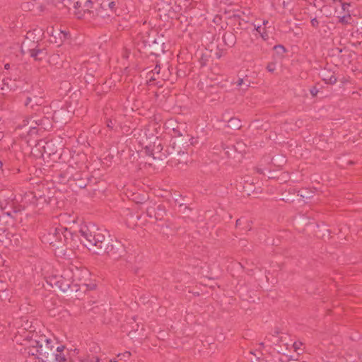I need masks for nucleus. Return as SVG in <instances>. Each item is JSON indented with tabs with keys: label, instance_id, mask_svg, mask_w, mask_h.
I'll return each mask as SVG.
<instances>
[{
	"label": "nucleus",
	"instance_id": "f257e3e1",
	"mask_svg": "<svg viewBox=\"0 0 362 362\" xmlns=\"http://www.w3.org/2000/svg\"><path fill=\"white\" fill-rule=\"evenodd\" d=\"M132 134L136 141L144 150L149 165H158L166 163L167 156L163 151V146L156 124H148L144 129H134Z\"/></svg>",
	"mask_w": 362,
	"mask_h": 362
},
{
	"label": "nucleus",
	"instance_id": "f03ea898",
	"mask_svg": "<svg viewBox=\"0 0 362 362\" xmlns=\"http://www.w3.org/2000/svg\"><path fill=\"white\" fill-rule=\"evenodd\" d=\"M25 352L37 360L35 362H65L66 358L61 354H55L52 340L44 334H36L30 340V345L25 348Z\"/></svg>",
	"mask_w": 362,
	"mask_h": 362
},
{
	"label": "nucleus",
	"instance_id": "7ed1b4c3",
	"mask_svg": "<svg viewBox=\"0 0 362 362\" xmlns=\"http://www.w3.org/2000/svg\"><path fill=\"white\" fill-rule=\"evenodd\" d=\"M108 232L95 227V226H88L83 225L81 226L78 231L74 233V238L80 237L81 243L88 250H92L93 252L98 254L99 249L102 244L107 238Z\"/></svg>",
	"mask_w": 362,
	"mask_h": 362
},
{
	"label": "nucleus",
	"instance_id": "20e7f679",
	"mask_svg": "<svg viewBox=\"0 0 362 362\" xmlns=\"http://www.w3.org/2000/svg\"><path fill=\"white\" fill-rule=\"evenodd\" d=\"M43 241L57 248L66 245L69 240H74V233L67 228L59 226L42 236Z\"/></svg>",
	"mask_w": 362,
	"mask_h": 362
},
{
	"label": "nucleus",
	"instance_id": "39448f33",
	"mask_svg": "<svg viewBox=\"0 0 362 362\" xmlns=\"http://www.w3.org/2000/svg\"><path fill=\"white\" fill-rule=\"evenodd\" d=\"M141 42L144 47L151 52V54L159 57L164 53L163 36L155 30L146 32L141 35Z\"/></svg>",
	"mask_w": 362,
	"mask_h": 362
},
{
	"label": "nucleus",
	"instance_id": "423d86ee",
	"mask_svg": "<svg viewBox=\"0 0 362 362\" xmlns=\"http://www.w3.org/2000/svg\"><path fill=\"white\" fill-rule=\"evenodd\" d=\"M100 252H105L113 259L118 260L125 256L126 248L121 242L111 238L108 233L107 238L99 249Z\"/></svg>",
	"mask_w": 362,
	"mask_h": 362
},
{
	"label": "nucleus",
	"instance_id": "0eeeda50",
	"mask_svg": "<svg viewBox=\"0 0 362 362\" xmlns=\"http://www.w3.org/2000/svg\"><path fill=\"white\" fill-rule=\"evenodd\" d=\"M32 35V33H28L21 45V52L23 54H29L35 60H42L46 53L43 49L37 48V41L33 40Z\"/></svg>",
	"mask_w": 362,
	"mask_h": 362
},
{
	"label": "nucleus",
	"instance_id": "6e6552de",
	"mask_svg": "<svg viewBox=\"0 0 362 362\" xmlns=\"http://www.w3.org/2000/svg\"><path fill=\"white\" fill-rule=\"evenodd\" d=\"M34 151L38 153L39 156L47 155L50 156L57 153V146L52 141H39L35 146Z\"/></svg>",
	"mask_w": 362,
	"mask_h": 362
},
{
	"label": "nucleus",
	"instance_id": "1a4fd4ad",
	"mask_svg": "<svg viewBox=\"0 0 362 362\" xmlns=\"http://www.w3.org/2000/svg\"><path fill=\"white\" fill-rule=\"evenodd\" d=\"M93 3L91 0H76L74 14L76 18H82L93 13Z\"/></svg>",
	"mask_w": 362,
	"mask_h": 362
},
{
	"label": "nucleus",
	"instance_id": "9d476101",
	"mask_svg": "<svg viewBox=\"0 0 362 362\" xmlns=\"http://www.w3.org/2000/svg\"><path fill=\"white\" fill-rule=\"evenodd\" d=\"M74 111L66 105L62 106L54 111L52 119L57 123H67L74 115Z\"/></svg>",
	"mask_w": 362,
	"mask_h": 362
},
{
	"label": "nucleus",
	"instance_id": "9b49d317",
	"mask_svg": "<svg viewBox=\"0 0 362 362\" xmlns=\"http://www.w3.org/2000/svg\"><path fill=\"white\" fill-rule=\"evenodd\" d=\"M187 143L181 138L175 139L170 145L169 154L173 156H185L187 153Z\"/></svg>",
	"mask_w": 362,
	"mask_h": 362
},
{
	"label": "nucleus",
	"instance_id": "f8f14e48",
	"mask_svg": "<svg viewBox=\"0 0 362 362\" xmlns=\"http://www.w3.org/2000/svg\"><path fill=\"white\" fill-rule=\"evenodd\" d=\"M30 195L33 196L32 204L36 206L43 207L47 205L51 202V197L41 193L40 191L30 192Z\"/></svg>",
	"mask_w": 362,
	"mask_h": 362
},
{
	"label": "nucleus",
	"instance_id": "ddd939ff",
	"mask_svg": "<svg viewBox=\"0 0 362 362\" xmlns=\"http://www.w3.org/2000/svg\"><path fill=\"white\" fill-rule=\"evenodd\" d=\"M95 16L105 18L110 16L108 0H97L95 1Z\"/></svg>",
	"mask_w": 362,
	"mask_h": 362
},
{
	"label": "nucleus",
	"instance_id": "4468645a",
	"mask_svg": "<svg viewBox=\"0 0 362 362\" xmlns=\"http://www.w3.org/2000/svg\"><path fill=\"white\" fill-rule=\"evenodd\" d=\"M68 33L59 29H54L52 28L49 41L60 46L63 42L67 38Z\"/></svg>",
	"mask_w": 362,
	"mask_h": 362
},
{
	"label": "nucleus",
	"instance_id": "2eb2a0df",
	"mask_svg": "<svg viewBox=\"0 0 362 362\" xmlns=\"http://www.w3.org/2000/svg\"><path fill=\"white\" fill-rule=\"evenodd\" d=\"M146 214L150 218H154L156 220H162L165 214V211L160 206L157 207L150 206L146 209Z\"/></svg>",
	"mask_w": 362,
	"mask_h": 362
},
{
	"label": "nucleus",
	"instance_id": "dca6fc26",
	"mask_svg": "<svg viewBox=\"0 0 362 362\" xmlns=\"http://www.w3.org/2000/svg\"><path fill=\"white\" fill-rule=\"evenodd\" d=\"M55 285L56 288L62 293H65L68 291L70 288V282L69 280L66 279L62 276L59 277H55L54 279V282L52 283Z\"/></svg>",
	"mask_w": 362,
	"mask_h": 362
},
{
	"label": "nucleus",
	"instance_id": "f3484780",
	"mask_svg": "<svg viewBox=\"0 0 362 362\" xmlns=\"http://www.w3.org/2000/svg\"><path fill=\"white\" fill-rule=\"evenodd\" d=\"M233 17L238 19V25L241 29L247 30L252 27H255V23L251 18H243L240 14H234Z\"/></svg>",
	"mask_w": 362,
	"mask_h": 362
},
{
	"label": "nucleus",
	"instance_id": "a211bd4d",
	"mask_svg": "<svg viewBox=\"0 0 362 362\" xmlns=\"http://www.w3.org/2000/svg\"><path fill=\"white\" fill-rule=\"evenodd\" d=\"M321 77H322V79L326 83H328V84H332V85L334 84L337 81V78L335 76L334 72L332 71L331 69H325L321 72Z\"/></svg>",
	"mask_w": 362,
	"mask_h": 362
},
{
	"label": "nucleus",
	"instance_id": "6ab92c4d",
	"mask_svg": "<svg viewBox=\"0 0 362 362\" xmlns=\"http://www.w3.org/2000/svg\"><path fill=\"white\" fill-rule=\"evenodd\" d=\"M222 39L224 45L228 48L233 47L236 44V36L233 32H226Z\"/></svg>",
	"mask_w": 362,
	"mask_h": 362
},
{
	"label": "nucleus",
	"instance_id": "aec40b11",
	"mask_svg": "<svg viewBox=\"0 0 362 362\" xmlns=\"http://www.w3.org/2000/svg\"><path fill=\"white\" fill-rule=\"evenodd\" d=\"M42 103V98L37 95L33 97H28L25 102V107H30L33 109L35 106H40Z\"/></svg>",
	"mask_w": 362,
	"mask_h": 362
},
{
	"label": "nucleus",
	"instance_id": "412c9836",
	"mask_svg": "<svg viewBox=\"0 0 362 362\" xmlns=\"http://www.w3.org/2000/svg\"><path fill=\"white\" fill-rule=\"evenodd\" d=\"M32 123H35L38 127L39 130H47L52 127V124L49 118L45 117L37 119L36 121H32Z\"/></svg>",
	"mask_w": 362,
	"mask_h": 362
},
{
	"label": "nucleus",
	"instance_id": "4be33fe9",
	"mask_svg": "<svg viewBox=\"0 0 362 362\" xmlns=\"http://www.w3.org/2000/svg\"><path fill=\"white\" fill-rule=\"evenodd\" d=\"M315 190L312 189H304L302 191H298L297 196L306 200L310 199L313 197Z\"/></svg>",
	"mask_w": 362,
	"mask_h": 362
},
{
	"label": "nucleus",
	"instance_id": "5701e85b",
	"mask_svg": "<svg viewBox=\"0 0 362 362\" xmlns=\"http://www.w3.org/2000/svg\"><path fill=\"white\" fill-rule=\"evenodd\" d=\"M272 162L274 166L282 167L286 163V158L285 156L279 154L273 157L272 158Z\"/></svg>",
	"mask_w": 362,
	"mask_h": 362
},
{
	"label": "nucleus",
	"instance_id": "b1692460",
	"mask_svg": "<svg viewBox=\"0 0 362 362\" xmlns=\"http://www.w3.org/2000/svg\"><path fill=\"white\" fill-rule=\"evenodd\" d=\"M228 127L240 129L242 127L241 120L238 117H231L228 122Z\"/></svg>",
	"mask_w": 362,
	"mask_h": 362
},
{
	"label": "nucleus",
	"instance_id": "393cba45",
	"mask_svg": "<svg viewBox=\"0 0 362 362\" xmlns=\"http://www.w3.org/2000/svg\"><path fill=\"white\" fill-rule=\"evenodd\" d=\"M296 191L294 189L282 193L281 199L285 202H293L295 199Z\"/></svg>",
	"mask_w": 362,
	"mask_h": 362
},
{
	"label": "nucleus",
	"instance_id": "a878e982",
	"mask_svg": "<svg viewBox=\"0 0 362 362\" xmlns=\"http://www.w3.org/2000/svg\"><path fill=\"white\" fill-rule=\"evenodd\" d=\"M318 228V236L320 238H329L330 236V230L326 227L325 225H317Z\"/></svg>",
	"mask_w": 362,
	"mask_h": 362
},
{
	"label": "nucleus",
	"instance_id": "bb28decb",
	"mask_svg": "<svg viewBox=\"0 0 362 362\" xmlns=\"http://www.w3.org/2000/svg\"><path fill=\"white\" fill-rule=\"evenodd\" d=\"M147 78H148V79L147 81L148 83L150 84L153 81H158L156 84H158L159 86H162V84L160 83V80H162V81H165V80L164 78V77L158 76H156V74H155V72H153V71H151V72H149L148 74Z\"/></svg>",
	"mask_w": 362,
	"mask_h": 362
},
{
	"label": "nucleus",
	"instance_id": "cd10ccee",
	"mask_svg": "<svg viewBox=\"0 0 362 362\" xmlns=\"http://www.w3.org/2000/svg\"><path fill=\"white\" fill-rule=\"evenodd\" d=\"M58 1L59 4H61L62 6L68 10H72L74 13V6L76 5V0H58Z\"/></svg>",
	"mask_w": 362,
	"mask_h": 362
},
{
	"label": "nucleus",
	"instance_id": "c85d7f7f",
	"mask_svg": "<svg viewBox=\"0 0 362 362\" xmlns=\"http://www.w3.org/2000/svg\"><path fill=\"white\" fill-rule=\"evenodd\" d=\"M251 81L250 80L246 77L245 78H239L236 83V86L238 87H241L243 86V90H247V88L250 86Z\"/></svg>",
	"mask_w": 362,
	"mask_h": 362
},
{
	"label": "nucleus",
	"instance_id": "c756f323",
	"mask_svg": "<svg viewBox=\"0 0 362 362\" xmlns=\"http://www.w3.org/2000/svg\"><path fill=\"white\" fill-rule=\"evenodd\" d=\"M79 362H100V358L97 356H83L79 357Z\"/></svg>",
	"mask_w": 362,
	"mask_h": 362
},
{
	"label": "nucleus",
	"instance_id": "7c9ffc66",
	"mask_svg": "<svg viewBox=\"0 0 362 362\" xmlns=\"http://www.w3.org/2000/svg\"><path fill=\"white\" fill-rule=\"evenodd\" d=\"M9 296V291L6 288L5 284L0 281V298L5 299L7 298Z\"/></svg>",
	"mask_w": 362,
	"mask_h": 362
},
{
	"label": "nucleus",
	"instance_id": "2f4dec72",
	"mask_svg": "<svg viewBox=\"0 0 362 362\" xmlns=\"http://www.w3.org/2000/svg\"><path fill=\"white\" fill-rule=\"evenodd\" d=\"M255 30H257L262 36V37L264 40H266L268 37V35L265 31V28H262V26L261 25H256L254 27Z\"/></svg>",
	"mask_w": 362,
	"mask_h": 362
},
{
	"label": "nucleus",
	"instance_id": "473e14b6",
	"mask_svg": "<svg viewBox=\"0 0 362 362\" xmlns=\"http://www.w3.org/2000/svg\"><path fill=\"white\" fill-rule=\"evenodd\" d=\"M12 86L8 83V82H6L5 79L1 80L0 81V90H6L8 89H11Z\"/></svg>",
	"mask_w": 362,
	"mask_h": 362
},
{
	"label": "nucleus",
	"instance_id": "72a5a7b5",
	"mask_svg": "<svg viewBox=\"0 0 362 362\" xmlns=\"http://www.w3.org/2000/svg\"><path fill=\"white\" fill-rule=\"evenodd\" d=\"M8 238L11 240V241H13L16 245L19 243V238L20 235L17 233H8Z\"/></svg>",
	"mask_w": 362,
	"mask_h": 362
},
{
	"label": "nucleus",
	"instance_id": "f704fd0d",
	"mask_svg": "<svg viewBox=\"0 0 362 362\" xmlns=\"http://www.w3.org/2000/svg\"><path fill=\"white\" fill-rule=\"evenodd\" d=\"M277 179L281 182H286L290 180V175L288 172H284Z\"/></svg>",
	"mask_w": 362,
	"mask_h": 362
},
{
	"label": "nucleus",
	"instance_id": "c9c22d12",
	"mask_svg": "<svg viewBox=\"0 0 362 362\" xmlns=\"http://www.w3.org/2000/svg\"><path fill=\"white\" fill-rule=\"evenodd\" d=\"M297 223L300 224V225H303V224L308 225L310 223L309 218L305 216H302L297 219Z\"/></svg>",
	"mask_w": 362,
	"mask_h": 362
},
{
	"label": "nucleus",
	"instance_id": "e433bc0d",
	"mask_svg": "<svg viewBox=\"0 0 362 362\" xmlns=\"http://www.w3.org/2000/svg\"><path fill=\"white\" fill-rule=\"evenodd\" d=\"M274 49L276 52L277 54H283L286 52L284 46L279 45L274 47Z\"/></svg>",
	"mask_w": 362,
	"mask_h": 362
},
{
	"label": "nucleus",
	"instance_id": "4c0bfd02",
	"mask_svg": "<svg viewBox=\"0 0 362 362\" xmlns=\"http://www.w3.org/2000/svg\"><path fill=\"white\" fill-rule=\"evenodd\" d=\"M221 147H222L223 150L225 151V154L227 156H229L230 153H232L235 148V147L233 146L231 147H229V146H226L225 144H222Z\"/></svg>",
	"mask_w": 362,
	"mask_h": 362
},
{
	"label": "nucleus",
	"instance_id": "58836bf2",
	"mask_svg": "<svg viewBox=\"0 0 362 362\" xmlns=\"http://www.w3.org/2000/svg\"><path fill=\"white\" fill-rule=\"evenodd\" d=\"M108 5L110 7V15L115 11V1L114 0H108Z\"/></svg>",
	"mask_w": 362,
	"mask_h": 362
},
{
	"label": "nucleus",
	"instance_id": "ea45409f",
	"mask_svg": "<svg viewBox=\"0 0 362 362\" xmlns=\"http://www.w3.org/2000/svg\"><path fill=\"white\" fill-rule=\"evenodd\" d=\"M226 49H219L218 52H215L216 59H220L225 54Z\"/></svg>",
	"mask_w": 362,
	"mask_h": 362
},
{
	"label": "nucleus",
	"instance_id": "a19ab883",
	"mask_svg": "<svg viewBox=\"0 0 362 362\" xmlns=\"http://www.w3.org/2000/svg\"><path fill=\"white\" fill-rule=\"evenodd\" d=\"M131 352L130 351H125L122 354H119L117 355V357H121L124 358H129L131 356Z\"/></svg>",
	"mask_w": 362,
	"mask_h": 362
},
{
	"label": "nucleus",
	"instance_id": "79ce46f5",
	"mask_svg": "<svg viewBox=\"0 0 362 362\" xmlns=\"http://www.w3.org/2000/svg\"><path fill=\"white\" fill-rule=\"evenodd\" d=\"M151 71L155 72L156 74V76H162L163 77V74H160V67L159 65H156L153 70Z\"/></svg>",
	"mask_w": 362,
	"mask_h": 362
},
{
	"label": "nucleus",
	"instance_id": "37998d69",
	"mask_svg": "<svg viewBox=\"0 0 362 362\" xmlns=\"http://www.w3.org/2000/svg\"><path fill=\"white\" fill-rule=\"evenodd\" d=\"M32 121H36L35 119H30L28 123L29 124V128L30 129H38V127L35 124V123H32Z\"/></svg>",
	"mask_w": 362,
	"mask_h": 362
},
{
	"label": "nucleus",
	"instance_id": "c03bdc74",
	"mask_svg": "<svg viewBox=\"0 0 362 362\" xmlns=\"http://www.w3.org/2000/svg\"><path fill=\"white\" fill-rule=\"evenodd\" d=\"M240 16L243 18H251L250 16H252V14L249 11H242Z\"/></svg>",
	"mask_w": 362,
	"mask_h": 362
},
{
	"label": "nucleus",
	"instance_id": "a18cd8bd",
	"mask_svg": "<svg viewBox=\"0 0 362 362\" xmlns=\"http://www.w3.org/2000/svg\"><path fill=\"white\" fill-rule=\"evenodd\" d=\"M267 69L269 71V72H274L276 69L275 68V65L274 64H269L267 66Z\"/></svg>",
	"mask_w": 362,
	"mask_h": 362
},
{
	"label": "nucleus",
	"instance_id": "49530a36",
	"mask_svg": "<svg viewBox=\"0 0 362 362\" xmlns=\"http://www.w3.org/2000/svg\"><path fill=\"white\" fill-rule=\"evenodd\" d=\"M115 125V123L113 122V121L112 119H108L107 120V127L110 129H113V127Z\"/></svg>",
	"mask_w": 362,
	"mask_h": 362
},
{
	"label": "nucleus",
	"instance_id": "de8ad7c7",
	"mask_svg": "<svg viewBox=\"0 0 362 362\" xmlns=\"http://www.w3.org/2000/svg\"><path fill=\"white\" fill-rule=\"evenodd\" d=\"M318 93V90L316 87H313L310 89V93L313 97H315Z\"/></svg>",
	"mask_w": 362,
	"mask_h": 362
},
{
	"label": "nucleus",
	"instance_id": "09e8293b",
	"mask_svg": "<svg viewBox=\"0 0 362 362\" xmlns=\"http://www.w3.org/2000/svg\"><path fill=\"white\" fill-rule=\"evenodd\" d=\"M73 278H74V281H79L81 280V279L79 277V274L78 273L74 274Z\"/></svg>",
	"mask_w": 362,
	"mask_h": 362
},
{
	"label": "nucleus",
	"instance_id": "8fccbe9b",
	"mask_svg": "<svg viewBox=\"0 0 362 362\" xmlns=\"http://www.w3.org/2000/svg\"><path fill=\"white\" fill-rule=\"evenodd\" d=\"M311 23L313 26L317 27L318 25V21L316 18H313L311 20Z\"/></svg>",
	"mask_w": 362,
	"mask_h": 362
},
{
	"label": "nucleus",
	"instance_id": "3c124183",
	"mask_svg": "<svg viewBox=\"0 0 362 362\" xmlns=\"http://www.w3.org/2000/svg\"><path fill=\"white\" fill-rule=\"evenodd\" d=\"M254 362H266V361L264 358L257 357V359L254 361Z\"/></svg>",
	"mask_w": 362,
	"mask_h": 362
},
{
	"label": "nucleus",
	"instance_id": "603ef678",
	"mask_svg": "<svg viewBox=\"0 0 362 362\" xmlns=\"http://www.w3.org/2000/svg\"><path fill=\"white\" fill-rule=\"evenodd\" d=\"M269 179L275 178V173L270 172L269 174Z\"/></svg>",
	"mask_w": 362,
	"mask_h": 362
},
{
	"label": "nucleus",
	"instance_id": "864d4df0",
	"mask_svg": "<svg viewBox=\"0 0 362 362\" xmlns=\"http://www.w3.org/2000/svg\"><path fill=\"white\" fill-rule=\"evenodd\" d=\"M64 346H57L56 350H57V352H61L64 349Z\"/></svg>",
	"mask_w": 362,
	"mask_h": 362
},
{
	"label": "nucleus",
	"instance_id": "5fc2aeb1",
	"mask_svg": "<svg viewBox=\"0 0 362 362\" xmlns=\"http://www.w3.org/2000/svg\"><path fill=\"white\" fill-rule=\"evenodd\" d=\"M241 224V221L240 219H237L236 220V222H235V226L236 227H238V226H240Z\"/></svg>",
	"mask_w": 362,
	"mask_h": 362
},
{
	"label": "nucleus",
	"instance_id": "6e6d98bb",
	"mask_svg": "<svg viewBox=\"0 0 362 362\" xmlns=\"http://www.w3.org/2000/svg\"><path fill=\"white\" fill-rule=\"evenodd\" d=\"M293 347L296 351H297V349H299L298 344L296 342L293 344Z\"/></svg>",
	"mask_w": 362,
	"mask_h": 362
},
{
	"label": "nucleus",
	"instance_id": "4d7b16f0",
	"mask_svg": "<svg viewBox=\"0 0 362 362\" xmlns=\"http://www.w3.org/2000/svg\"><path fill=\"white\" fill-rule=\"evenodd\" d=\"M257 172L259 174H264L263 170L260 168H257Z\"/></svg>",
	"mask_w": 362,
	"mask_h": 362
},
{
	"label": "nucleus",
	"instance_id": "13d9d810",
	"mask_svg": "<svg viewBox=\"0 0 362 362\" xmlns=\"http://www.w3.org/2000/svg\"><path fill=\"white\" fill-rule=\"evenodd\" d=\"M4 68H5V69H8L10 68V64H6L4 65Z\"/></svg>",
	"mask_w": 362,
	"mask_h": 362
},
{
	"label": "nucleus",
	"instance_id": "bf43d9fd",
	"mask_svg": "<svg viewBox=\"0 0 362 362\" xmlns=\"http://www.w3.org/2000/svg\"><path fill=\"white\" fill-rule=\"evenodd\" d=\"M110 362H117L116 358H112L110 360Z\"/></svg>",
	"mask_w": 362,
	"mask_h": 362
},
{
	"label": "nucleus",
	"instance_id": "052dcab7",
	"mask_svg": "<svg viewBox=\"0 0 362 362\" xmlns=\"http://www.w3.org/2000/svg\"><path fill=\"white\" fill-rule=\"evenodd\" d=\"M4 208L3 206V204L0 202V209L3 210Z\"/></svg>",
	"mask_w": 362,
	"mask_h": 362
},
{
	"label": "nucleus",
	"instance_id": "680f3d73",
	"mask_svg": "<svg viewBox=\"0 0 362 362\" xmlns=\"http://www.w3.org/2000/svg\"><path fill=\"white\" fill-rule=\"evenodd\" d=\"M4 231V228L2 227H0V235L2 234Z\"/></svg>",
	"mask_w": 362,
	"mask_h": 362
},
{
	"label": "nucleus",
	"instance_id": "e2e57ef3",
	"mask_svg": "<svg viewBox=\"0 0 362 362\" xmlns=\"http://www.w3.org/2000/svg\"><path fill=\"white\" fill-rule=\"evenodd\" d=\"M348 164H349V165H353V164H354V161H352V160H349V161L348 162Z\"/></svg>",
	"mask_w": 362,
	"mask_h": 362
},
{
	"label": "nucleus",
	"instance_id": "0e129e2a",
	"mask_svg": "<svg viewBox=\"0 0 362 362\" xmlns=\"http://www.w3.org/2000/svg\"><path fill=\"white\" fill-rule=\"evenodd\" d=\"M268 23H269L268 21H263V25H266L267 24H268Z\"/></svg>",
	"mask_w": 362,
	"mask_h": 362
},
{
	"label": "nucleus",
	"instance_id": "69168bd1",
	"mask_svg": "<svg viewBox=\"0 0 362 362\" xmlns=\"http://www.w3.org/2000/svg\"><path fill=\"white\" fill-rule=\"evenodd\" d=\"M25 8H28V9H31V8L29 7V4H27V5H25Z\"/></svg>",
	"mask_w": 362,
	"mask_h": 362
},
{
	"label": "nucleus",
	"instance_id": "338daca9",
	"mask_svg": "<svg viewBox=\"0 0 362 362\" xmlns=\"http://www.w3.org/2000/svg\"><path fill=\"white\" fill-rule=\"evenodd\" d=\"M250 354H252V355H254V356H255V352H254V351H250Z\"/></svg>",
	"mask_w": 362,
	"mask_h": 362
},
{
	"label": "nucleus",
	"instance_id": "774afa93",
	"mask_svg": "<svg viewBox=\"0 0 362 362\" xmlns=\"http://www.w3.org/2000/svg\"><path fill=\"white\" fill-rule=\"evenodd\" d=\"M259 345H260L261 346H264V343H263V342H261V343L259 344Z\"/></svg>",
	"mask_w": 362,
	"mask_h": 362
}]
</instances>
